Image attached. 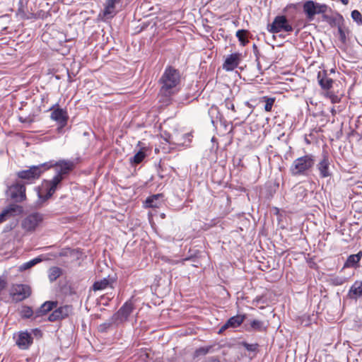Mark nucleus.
I'll return each mask as SVG.
<instances>
[{
	"instance_id": "nucleus-35",
	"label": "nucleus",
	"mask_w": 362,
	"mask_h": 362,
	"mask_svg": "<svg viewBox=\"0 0 362 362\" xmlns=\"http://www.w3.org/2000/svg\"><path fill=\"white\" fill-rule=\"evenodd\" d=\"M242 346H243L248 351L255 352L257 350L258 344H248L245 341H243L241 343Z\"/></svg>"
},
{
	"instance_id": "nucleus-13",
	"label": "nucleus",
	"mask_w": 362,
	"mask_h": 362,
	"mask_svg": "<svg viewBox=\"0 0 362 362\" xmlns=\"http://www.w3.org/2000/svg\"><path fill=\"white\" fill-rule=\"evenodd\" d=\"M51 118L59 124L58 132H62L67 124L68 116L66 112L62 109H56L51 113Z\"/></svg>"
},
{
	"instance_id": "nucleus-21",
	"label": "nucleus",
	"mask_w": 362,
	"mask_h": 362,
	"mask_svg": "<svg viewBox=\"0 0 362 362\" xmlns=\"http://www.w3.org/2000/svg\"><path fill=\"white\" fill-rule=\"evenodd\" d=\"M362 257V252H359L355 255H351L347 258L344 267H356L359 261L361 260Z\"/></svg>"
},
{
	"instance_id": "nucleus-2",
	"label": "nucleus",
	"mask_w": 362,
	"mask_h": 362,
	"mask_svg": "<svg viewBox=\"0 0 362 362\" xmlns=\"http://www.w3.org/2000/svg\"><path fill=\"white\" fill-rule=\"evenodd\" d=\"M315 160L312 155H305L296 159L291 166V173L293 175H306L314 165Z\"/></svg>"
},
{
	"instance_id": "nucleus-30",
	"label": "nucleus",
	"mask_w": 362,
	"mask_h": 362,
	"mask_svg": "<svg viewBox=\"0 0 362 362\" xmlns=\"http://www.w3.org/2000/svg\"><path fill=\"white\" fill-rule=\"evenodd\" d=\"M112 325H116V322H113V317L112 316L107 322L101 324L99 327V330L102 332H106Z\"/></svg>"
},
{
	"instance_id": "nucleus-29",
	"label": "nucleus",
	"mask_w": 362,
	"mask_h": 362,
	"mask_svg": "<svg viewBox=\"0 0 362 362\" xmlns=\"http://www.w3.org/2000/svg\"><path fill=\"white\" fill-rule=\"evenodd\" d=\"M251 328L256 331H263L265 327L264 322L261 320H254L250 322Z\"/></svg>"
},
{
	"instance_id": "nucleus-6",
	"label": "nucleus",
	"mask_w": 362,
	"mask_h": 362,
	"mask_svg": "<svg viewBox=\"0 0 362 362\" xmlns=\"http://www.w3.org/2000/svg\"><path fill=\"white\" fill-rule=\"evenodd\" d=\"M303 11L309 21H313L316 14L324 13L327 11V6L320 4L313 1H307L303 4Z\"/></svg>"
},
{
	"instance_id": "nucleus-4",
	"label": "nucleus",
	"mask_w": 362,
	"mask_h": 362,
	"mask_svg": "<svg viewBox=\"0 0 362 362\" xmlns=\"http://www.w3.org/2000/svg\"><path fill=\"white\" fill-rule=\"evenodd\" d=\"M267 30L271 33H277L280 32L289 33L293 31L292 25L288 23L284 16H277L274 19L272 24H269Z\"/></svg>"
},
{
	"instance_id": "nucleus-27",
	"label": "nucleus",
	"mask_w": 362,
	"mask_h": 362,
	"mask_svg": "<svg viewBox=\"0 0 362 362\" xmlns=\"http://www.w3.org/2000/svg\"><path fill=\"white\" fill-rule=\"evenodd\" d=\"M61 269L58 267H52L49 272V279L51 281H55L61 275Z\"/></svg>"
},
{
	"instance_id": "nucleus-10",
	"label": "nucleus",
	"mask_w": 362,
	"mask_h": 362,
	"mask_svg": "<svg viewBox=\"0 0 362 362\" xmlns=\"http://www.w3.org/2000/svg\"><path fill=\"white\" fill-rule=\"evenodd\" d=\"M31 294L30 287L25 284H16L13 286L11 295L13 300L21 301L28 298Z\"/></svg>"
},
{
	"instance_id": "nucleus-3",
	"label": "nucleus",
	"mask_w": 362,
	"mask_h": 362,
	"mask_svg": "<svg viewBox=\"0 0 362 362\" xmlns=\"http://www.w3.org/2000/svg\"><path fill=\"white\" fill-rule=\"evenodd\" d=\"M180 81V72L171 67L168 66L165 69L160 82L162 84V89H172L177 86Z\"/></svg>"
},
{
	"instance_id": "nucleus-16",
	"label": "nucleus",
	"mask_w": 362,
	"mask_h": 362,
	"mask_svg": "<svg viewBox=\"0 0 362 362\" xmlns=\"http://www.w3.org/2000/svg\"><path fill=\"white\" fill-rule=\"evenodd\" d=\"M245 318V315H238L229 318L226 324L221 327L219 332H223L228 327L236 328L239 327L243 322Z\"/></svg>"
},
{
	"instance_id": "nucleus-8",
	"label": "nucleus",
	"mask_w": 362,
	"mask_h": 362,
	"mask_svg": "<svg viewBox=\"0 0 362 362\" xmlns=\"http://www.w3.org/2000/svg\"><path fill=\"white\" fill-rule=\"evenodd\" d=\"M43 220L42 215L39 213H33L26 216L21 223L22 228L32 232L41 223Z\"/></svg>"
},
{
	"instance_id": "nucleus-22",
	"label": "nucleus",
	"mask_w": 362,
	"mask_h": 362,
	"mask_svg": "<svg viewBox=\"0 0 362 362\" xmlns=\"http://www.w3.org/2000/svg\"><path fill=\"white\" fill-rule=\"evenodd\" d=\"M163 198L162 194H154L149 197L146 200V204L148 207L158 208L161 204L160 199Z\"/></svg>"
},
{
	"instance_id": "nucleus-40",
	"label": "nucleus",
	"mask_w": 362,
	"mask_h": 362,
	"mask_svg": "<svg viewBox=\"0 0 362 362\" xmlns=\"http://www.w3.org/2000/svg\"><path fill=\"white\" fill-rule=\"evenodd\" d=\"M164 93H166V92H163ZM174 92H170V91H168L167 92L168 93V97H170L172 95V93H173Z\"/></svg>"
},
{
	"instance_id": "nucleus-37",
	"label": "nucleus",
	"mask_w": 362,
	"mask_h": 362,
	"mask_svg": "<svg viewBox=\"0 0 362 362\" xmlns=\"http://www.w3.org/2000/svg\"><path fill=\"white\" fill-rule=\"evenodd\" d=\"M6 281L4 279L0 278V294L6 288Z\"/></svg>"
},
{
	"instance_id": "nucleus-1",
	"label": "nucleus",
	"mask_w": 362,
	"mask_h": 362,
	"mask_svg": "<svg viewBox=\"0 0 362 362\" xmlns=\"http://www.w3.org/2000/svg\"><path fill=\"white\" fill-rule=\"evenodd\" d=\"M46 170L54 167L57 174L52 180L45 181L39 192L40 198L44 201L49 199L55 192L57 186L61 183L64 176L69 174L74 168V163L71 160H61L53 163L50 161L47 163Z\"/></svg>"
},
{
	"instance_id": "nucleus-5",
	"label": "nucleus",
	"mask_w": 362,
	"mask_h": 362,
	"mask_svg": "<svg viewBox=\"0 0 362 362\" xmlns=\"http://www.w3.org/2000/svg\"><path fill=\"white\" fill-rule=\"evenodd\" d=\"M47 163H42L38 165H33L29 169L19 171L17 175L22 180L32 181L38 179L40 175L46 170Z\"/></svg>"
},
{
	"instance_id": "nucleus-9",
	"label": "nucleus",
	"mask_w": 362,
	"mask_h": 362,
	"mask_svg": "<svg viewBox=\"0 0 362 362\" xmlns=\"http://www.w3.org/2000/svg\"><path fill=\"white\" fill-rule=\"evenodd\" d=\"M28 182H16L10 187L11 197L16 202H21L25 199V184Z\"/></svg>"
},
{
	"instance_id": "nucleus-25",
	"label": "nucleus",
	"mask_w": 362,
	"mask_h": 362,
	"mask_svg": "<svg viewBox=\"0 0 362 362\" xmlns=\"http://www.w3.org/2000/svg\"><path fill=\"white\" fill-rule=\"evenodd\" d=\"M119 1L120 0H107L104 10V15L112 16L115 13V4Z\"/></svg>"
},
{
	"instance_id": "nucleus-14",
	"label": "nucleus",
	"mask_w": 362,
	"mask_h": 362,
	"mask_svg": "<svg viewBox=\"0 0 362 362\" xmlns=\"http://www.w3.org/2000/svg\"><path fill=\"white\" fill-rule=\"evenodd\" d=\"M240 62V54L234 53L228 55L223 64V69L227 71L234 70Z\"/></svg>"
},
{
	"instance_id": "nucleus-23",
	"label": "nucleus",
	"mask_w": 362,
	"mask_h": 362,
	"mask_svg": "<svg viewBox=\"0 0 362 362\" xmlns=\"http://www.w3.org/2000/svg\"><path fill=\"white\" fill-rule=\"evenodd\" d=\"M112 282L113 281H110L108 279L104 278L100 281H95L93 284L92 288L94 291H101L111 285Z\"/></svg>"
},
{
	"instance_id": "nucleus-39",
	"label": "nucleus",
	"mask_w": 362,
	"mask_h": 362,
	"mask_svg": "<svg viewBox=\"0 0 362 362\" xmlns=\"http://www.w3.org/2000/svg\"><path fill=\"white\" fill-rule=\"evenodd\" d=\"M20 121H21L22 122H30L32 120L27 118L23 119L22 117H20Z\"/></svg>"
},
{
	"instance_id": "nucleus-18",
	"label": "nucleus",
	"mask_w": 362,
	"mask_h": 362,
	"mask_svg": "<svg viewBox=\"0 0 362 362\" xmlns=\"http://www.w3.org/2000/svg\"><path fill=\"white\" fill-rule=\"evenodd\" d=\"M318 82L323 89H329L332 87L333 80L328 77L327 71H320L317 75Z\"/></svg>"
},
{
	"instance_id": "nucleus-28",
	"label": "nucleus",
	"mask_w": 362,
	"mask_h": 362,
	"mask_svg": "<svg viewBox=\"0 0 362 362\" xmlns=\"http://www.w3.org/2000/svg\"><path fill=\"white\" fill-rule=\"evenodd\" d=\"M322 93L325 98L329 99L332 103H339L340 101L341 98L336 95L334 92H322Z\"/></svg>"
},
{
	"instance_id": "nucleus-26",
	"label": "nucleus",
	"mask_w": 362,
	"mask_h": 362,
	"mask_svg": "<svg viewBox=\"0 0 362 362\" xmlns=\"http://www.w3.org/2000/svg\"><path fill=\"white\" fill-rule=\"evenodd\" d=\"M41 261H42V259L40 257H36L33 259H31L30 261H28V262L21 264L18 268V271L23 272L25 270L30 269L31 267H33L37 263L40 262Z\"/></svg>"
},
{
	"instance_id": "nucleus-31",
	"label": "nucleus",
	"mask_w": 362,
	"mask_h": 362,
	"mask_svg": "<svg viewBox=\"0 0 362 362\" xmlns=\"http://www.w3.org/2000/svg\"><path fill=\"white\" fill-rule=\"evenodd\" d=\"M262 100L266 103L265 105H264V110L267 112L271 111L272 108V106H273V104H274V103L275 101V98H268V97H263Z\"/></svg>"
},
{
	"instance_id": "nucleus-20",
	"label": "nucleus",
	"mask_w": 362,
	"mask_h": 362,
	"mask_svg": "<svg viewBox=\"0 0 362 362\" xmlns=\"http://www.w3.org/2000/svg\"><path fill=\"white\" fill-rule=\"evenodd\" d=\"M348 297L351 299L362 297V281L354 282L349 291Z\"/></svg>"
},
{
	"instance_id": "nucleus-24",
	"label": "nucleus",
	"mask_w": 362,
	"mask_h": 362,
	"mask_svg": "<svg viewBox=\"0 0 362 362\" xmlns=\"http://www.w3.org/2000/svg\"><path fill=\"white\" fill-rule=\"evenodd\" d=\"M146 148H141L133 157L130 158L129 160L132 164H139L146 156Z\"/></svg>"
},
{
	"instance_id": "nucleus-17",
	"label": "nucleus",
	"mask_w": 362,
	"mask_h": 362,
	"mask_svg": "<svg viewBox=\"0 0 362 362\" xmlns=\"http://www.w3.org/2000/svg\"><path fill=\"white\" fill-rule=\"evenodd\" d=\"M329 161L327 154L323 155L321 161L317 164V169L320 171L322 177H327L330 176L329 170Z\"/></svg>"
},
{
	"instance_id": "nucleus-15",
	"label": "nucleus",
	"mask_w": 362,
	"mask_h": 362,
	"mask_svg": "<svg viewBox=\"0 0 362 362\" xmlns=\"http://www.w3.org/2000/svg\"><path fill=\"white\" fill-rule=\"evenodd\" d=\"M16 345L21 349H27L33 344L31 334L28 332H21L18 333L16 340Z\"/></svg>"
},
{
	"instance_id": "nucleus-38",
	"label": "nucleus",
	"mask_w": 362,
	"mask_h": 362,
	"mask_svg": "<svg viewBox=\"0 0 362 362\" xmlns=\"http://www.w3.org/2000/svg\"><path fill=\"white\" fill-rule=\"evenodd\" d=\"M204 362H220V361H219V360H218L216 358H209L208 360H206Z\"/></svg>"
},
{
	"instance_id": "nucleus-19",
	"label": "nucleus",
	"mask_w": 362,
	"mask_h": 362,
	"mask_svg": "<svg viewBox=\"0 0 362 362\" xmlns=\"http://www.w3.org/2000/svg\"><path fill=\"white\" fill-rule=\"evenodd\" d=\"M57 306V303L54 301H46L44 303L39 309H37L35 313V317H40L42 315H46L48 312L52 310L54 308H56Z\"/></svg>"
},
{
	"instance_id": "nucleus-12",
	"label": "nucleus",
	"mask_w": 362,
	"mask_h": 362,
	"mask_svg": "<svg viewBox=\"0 0 362 362\" xmlns=\"http://www.w3.org/2000/svg\"><path fill=\"white\" fill-rule=\"evenodd\" d=\"M23 209L17 204H10L0 214V223L6 221L8 218L19 215L22 213Z\"/></svg>"
},
{
	"instance_id": "nucleus-32",
	"label": "nucleus",
	"mask_w": 362,
	"mask_h": 362,
	"mask_svg": "<svg viewBox=\"0 0 362 362\" xmlns=\"http://www.w3.org/2000/svg\"><path fill=\"white\" fill-rule=\"evenodd\" d=\"M351 18L358 25H362V15L358 10L351 12Z\"/></svg>"
},
{
	"instance_id": "nucleus-11",
	"label": "nucleus",
	"mask_w": 362,
	"mask_h": 362,
	"mask_svg": "<svg viewBox=\"0 0 362 362\" xmlns=\"http://www.w3.org/2000/svg\"><path fill=\"white\" fill-rule=\"evenodd\" d=\"M73 311L71 305H64L56 308L48 317L50 322L61 320L67 317Z\"/></svg>"
},
{
	"instance_id": "nucleus-34",
	"label": "nucleus",
	"mask_w": 362,
	"mask_h": 362,
	"mask_svg": "<svg viewBox=\"0 0 362 362\" xmlns=\"http://www.w3.org/2000/svg\"><path fill=\"white\" fill-rule=\"evenodd\" d=\"M34 314L31 308L25 306L21 310V315L23 317L29 318Z\"/></svg>"
},
{
	"instance_id": "nucleus-33",
	"label": "nucleus",
	"mask_w": 362,
	"mask_h": 362,
	"mask_svg": "<svg viewBox=\"0 0 362 362\" xmlns=\"http://www.w3.org/2000/svg\"><path fill=\"white\" fill-rule=\"evenodd\" d=\"M247 30H239L236 32V37L238 38L239 41L243 44H245L247 41L246 40Z\"/></svg>"
},
{
	"instance_id": "nucleus-36",
	"label": "nucleus",
	"mask_w": 362,
	"mask_h": 362,
	"mask_svg": "<svg viewBox=\"0 0 362 362\" xmlns=\"http://www.w3.org/2000/svg\"><path fill=\"white\" fill-rule=\"evenodd\" d=\"M338 32H339V35L341 40L343 42H344L346 40V34H345L344 30L342 29L341 27L339 26L338 28Z\"/></svg>"
},
{
	"instance_id": "nucleus-7",
	"label": "nucleus",
	"mask_w": 362,
	"mask_h": 362,
	"mask_svg": "<svg viewBox=\"0 0 362 362\" xmlns=\"http://www.w3.org/2000/svg\"><path fill=\"white\" fill-rule=\"evenodd\" d=\"M134 310V305L131 301L126 302L119 310L115 313L113 317V322H116V326L126 322L129 316L131 315Z\"/></svg>"
},
{
	"instance_id": "nucleus-41",
	"label": "nucleus",
	"mask_w": 362,
	"mask_h": 362,
	"mask_svg": "<svg viewBox=\"0 0 362 362\" xmlns=\"http://www.w3.org/2000/svg\"><path fill=\"white\" fill-rule=\"evenodd\" d=\"M335 112V110L334 109H332V113L334 115Z\"/></svg>"
}]
</instances>
